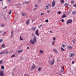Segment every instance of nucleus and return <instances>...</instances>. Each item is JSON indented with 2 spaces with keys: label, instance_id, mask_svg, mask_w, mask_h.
I'll return each instance as SVG.
<instances>
[{
  "label": "nucleus",
  "instance_id": "obj_39",
  "mask_svg": "<svg viewBox=\"0 0 76 76\" xmlns=\"http://www.w3.org/2000/svg\"><path fill=\"white\" fill-rule=\"evenodd\" d=\"M37 10V8H35L33 10V11H34V10Z\"/></svg>",
  "mask_w": 76,
  "mask_h": 76
},
{
  "label": "nucleus",
  "instance_id": "obj_57",
  "mask_svg": "<svg viewBox=\"0 0 76 76\" xmlns=\"http://www.w3.org/2000/svg\"><path fill=\"white\" fill-rule=\"evenodd\" d=\"M4 18L5 20H6V17H4Z\"/></svg>",
  "mask_w": 76,
  "mask_h": 76
},
{
  "label": "nucleus",
  "instance_id": "obj_12",
  "mask_svg": "<svg viewBox=\"0 0 76 76\" xmlns=\"http://www.w3.org/2000/svg\"><path fill=\"white\" fill-rule=\"evenodd\" d=\"M66 17V16L65 14L63 15L62 16V18H65Z\"/></svg>",
  "mask_w": 76,
  "mask_h": 76
},
{
  "label": "nucleus",
  "instance_id": "obj_36",
  "mask_svg": "<svg viewBox=\"0 0 76 76\" xmlns=\"http://www.w3.org/2000/svg\"><path fill=\"white\" fill-rule=\"evenodd\" d=\"M29 23V21H26V24L28 25Z\"/></svg>",
  "mask_w": 76,
  "mask_h": 76
},
{
  "label": "nucleus",
  "instance_id": "obj_23",
  "mask_svg": "<svg viewBox=\"0 0 76 76\" xmlns=\"http://www.w3.org/2000/svg\"><path fill=\"white\" fill-rule=\"evenodd\" d=\"M44 15V13L42 12L40 14V16H42V15Z\"/></svg>",
  "mask_w": 76,
  "mask_h": 76
},
{
  "label": "nucleus",
  "instance_id": "obj_1",
  "mask_svg": "<svg viewBox=\"0 0 76 76\" xmlns=\"http://www.w3.org/2000/svg\"><path fill=\"white\" fill-rule=\"evenodd\" d=\"M32 38H33V40L31 39L30 40V42L31 44H35V43L36 42H37L36 40V37L35 36V33H33L32 34Z\"/></svg>",
  "mask_w": 76,
  "mask_h": 76
},
{
  "label": "nucleus",
  "instance_id": "obj_44",
  "mask_svg": "<svg viewBox=\"0 0 76 76\" xmlns=\"http://www.w3.org/2000/svg\"><path fill=\"white\" fill-rule=\"evenodd\" d=\"M7 1L8 2H9V3L10 2V0H7Z\"/></svg>",
  "mask_w": 76,
  "mask_h": 76
},
{
  "label": "nucleus",
  "instance_id": "obj_56",
  "mask_svg": "<svg viewBox=\"0 0 76 76\" xmlns=\"http://www.w3.org/2000/svg\"><path fill=\"white\" fill-rule=\"evenodd\" d=\"M6 7H6V6H5V8H4V9H6Z\"/></svg>",
  "mask_w": 76,
  "mask_h": 76
},
{
  "label": "nucleus",
  "instance_id": "obj_2",
  "mask_svg": "<svg viewBox=\"0 0 76 76\" xmlns=\"http://www.w3.org/2000/svg\"><path fill=\"white\" fill-rule=\"evenodd\" d=\"M50 59L49 60V64H50V65H53V64H54V62H55V61H54V59H52L51 61V62H50Z\"/></svg>",
  "mask_w": 76,
  "mask_h": 76
},
{
  "label": "nucleus",
  "instance_id": "obj_33",
  "mask_svg": "<svg viewBox=\"0 0 76 76\" xmlns=\"http://www.w3.org/2000/svg\"><path fill=\"white\" fill-rule=\"evenodd\" d=\"M3 54H6V52L4 51L3 52Z\"/></svg>",
  "mask_w": 76,
  "mask_h": 76
},
{
  "label": "nucleus",
  "instance_id": "obj_38",
  "mask_svg": "<svg viewBox=\"0 0 76 76\" xmlns=\"http://www.w3.org/2000/svg\"><path fill=\"white\" fill-rule=\"evenodd\" d=\"M55 53L56 54H57L58 53V51H57V50H56V51H55Z\"/></svg>",
  "mask_w": 76,
  "mask_h": 76
},
{
  "label": "nucleus",
  "instance_id": "obj_3",
  "mask_svg": "<svg viewBox=\"0 0 76 76\" xmlns=\"http://www.w3.org/2000/svg\"><path fill=\"white\" fill-rule=\"evenodd\" d=\"M4 71L3 70H1V72H0V76H4V74H3V72Z\"/></svg>",
  "mask_w": 76,
  "mask_h": 76
},
{
  "label": "nucleus",
  "instance_id": "obj_58",
  "mask_svg": "<svg viewBox=\"0 0 76 76\" xmlns=\"http://www.w3.org/2000/svg\"><path fill=\"white\" fill-rule=\"evenodd\" d=\"M12 75H13V76H14V74H12Z\"/></svg>",
  "mask_w": 76,
  "mask_h": 76
},
{
  "label": "nucleus",
  "instance_id": "obj_34",
  "mask_svg": "<svg viewBox=\"0 0 76 76\" xmlns=\"http://www.w3.org/2000/svg\"><path fill=\"white\" fill-rule=\"evenodd\" d=\"M45 22H48V20L47 19V20H46L45 21Z\"/></svg>",
  "mask_w": 76,
  "mask_h": 76
},
{
  "label": "nucleus",
  "instance_id": "obj_54",
  "mask_svg": "<svg viewBox=\"0 0 76 76\" xmlns=\"http://www.w3.org/2000/svg\"><path fill=\"white\" fill-rule=\"evenodd\" d=\"M72 42H73V43H75V42H74V41H73V40H72Z\"/></svg>",
  "mask_w": 76,
  "mask_h": 76
},
{
  "label": "nucleus",
  "instance_id": "obj_30",
  "mask_svg": "<svg viewBox=\"0 0 76 76\" xmlns=\"http://www.w3.org/2000/svg\"><path fill=\"white\" fill-rule=\"evenodd\" d=\"M58 14V15H60V14H61V11H59Z\"/></svg>",
  "mask_w": 76,
  "mask_h": 76
},
{
  "label": "nucleus",
  "instance_id": "obj_62",
  "mask_svg": "<svg viewBox=\"0 0 76 76\" xmlns=\"http://www.w3.org/2000/svg\"><path fill=\"white\" fill-rule=\"evenodd\" d=\"M14 44H15V42H13Z\"/></svg>",
  "mask_w": 76,
  "mask_h": 76
},
{
  "label": "nucleus",
  "instance_id": "obj_64",
  "mask_svg": "<svg viewBox=\"0 0 76 76\" xmlns=\"http://www.w3.org/2000/svg\"><path fill=\"white\" fill-rule=\"evenodd\" d=\"M22 58H23L22 57Z\"/></svg>",
  "mask_w": 76,
  "mask_h": 76
},
{
  "label": "nucleus",
  "instance_id": "obj_37",
  "mask_svg": "<svg viewBox=\"0 0 76 76\" xmlns=\"http://www.w3.org/2000/svg\"><path fill=\"white\" fill-rule=\"evenodd\" d=\"M34 6L35 7H38V5H35Z\"/></svg>",
  "mask_w": 76,
  "mask_h": 76
},
{
  "label": "nucleus",
  "instance_id": "obj_63",
  "mask_svg": "<svg viewBox=\"0 0 76 76\" xmlns=\"http://www.w3.org/2000/svg\"><path fill=\"white\" fill-rule=\"evenodd\" d=\"M4 34H5V33H4Z\"/></svg>",
  "mask_w": 76,
  "mask_h": 76
},
{
  "label": "nucleus",
  "instance_id": "obj_40",
  "mask_svg": "<svg viewBox=\"0 0 76 76\" xmlns=\"http://www.w3.org/2000/svg\"><path fill=\"white\" fill-rule=\"evenodd\" d=\"M2 61H3L2 60H1L0 61V64H1V63H2Z\"/></svg>",
  "mask_w": 76,
  "mask_h": 76
},
{
  "label": "nucleus",
  "instance_id": "obj_27",
  "mask_svg": "<svg viewBox=\"0 0 76 76\" xmlns=\"http://www.w3.org/2000/svg\"><path fill=\"white\" fill-rule=\"evenodd\" d=\"M15 57V55H12L11 56V58H12V57Z\"/></svg>",
  "mask_w": 76,
  "mask_h": 76
},
{
  "label": "nucleus",
  "instance_id": "obj_42",
  "mask_svg": "<svg viewBox=\"0 0 76 76\" xmlns=\"http://www.w3.org/2000/svg\"><path fill=\"white\" fill-rule=\"evenodd\" d=\"M74 62H75V61H72V64H73V63H74Z\"/></svg>",
  "mask_w": 76,
  "mask_h": 76
},
{
  "label": "nucleus",
  "instance_id": "obj_5",
  "mask_svg": "<svg viewBox=\"0 0 76 76\" xmlns=\"http://www.w3.org/2000/svg\"><path fill=\"white\" fill-rule=\"evenodd\" d=\"M36 34L38 36V37H39V33H38V30L37 29L36 31Z\"/></svg>",
  "mask_w": 76,
  "mask_h": 76
},
{
  "label": "nucleus",
  "instance_id": "obj_45",
  "mask_svg": "<svg viewBox=\"0 0 76 76\" xmlns=\"http://www.w3.org/2000/svg\"><path fill=\"white\" fill-rule=\"evenodd\" d=\"M50 11H49V10H48L47 11L48 13H50Z\"/></svg>",
  "mask_w": 76,
  "mask_h": 76
},
{
  "label": "nucleus",
  "instance_id": "obj_35",
  "mask_svg": "<svg viewBox=\"0 0 76 76\" xmlns=\"http://www.w3.org/2000/svg\"><path fill=\"white\" fill-rule=\"evenodd\" d=\"M3 41V39H1L0 40V43Z\"/></svg>",
  "mask_w": 76,
  "mask_h": 76
},
{
  "label": "nucleus",
  "instance_id": "obj_60",
  "mask_svg": "<svg viewBox=\"0 0 76 76\" xmlns=\"http://www.w3.org/2000/svg\"><path fill=\"white\" fill-rule=\"evenodd\" d=\"M74 41H76V40H75V39H74Z\"/></svg>",
  "mask_w": 76,
  "mask_h": 76
},
{
  "label": "nucleus",
  "instance_id": "obj_49",
  "mask_svg": "<svg viewBox=\"0 0 76 76\" xmlns=\"http://www.w3.org/2000/svg\"><path fill=\"white\" fill-rule=\"evenodd\" d=\"M74 6L75 7H76V4L74 5Z\"/></svg>",
  "mask_w": 76,
  "mask_h": 76
},
{
  "label": "nucleus",
  "instance_id": "obj_21",
  "mask_svg": "<svg viewBox=\"0 0 76 76\" xmlns=\"http://www.w3.org/2000/svg\"><path fill=\"white\" fill-rule=\"evenodd\" d=\"M61 50H62V51H64V49H63L62 47H61Z\"/></svg>",
  "mask_w": 76,
  "mask_h": 76
},
{
  "label": "nucleus",
  "instance_id": "obj_25",
  "mask_svg": "<svg viewBox=\"0 0 76 76\" xmlns=\"http://www.w3.org/2000/svg\"><path fill=\"white\" fill-rule=\"evenodd\" d=\"M2 47H3V48H4V44H3L2 45H1Z\"/></svg>",
  "mask_w": 76,
  "mask_h": 76
},
{
  "label": "nucleus",
  "instance_id": "obj_9",
  "mask_svg": "<svg viewBox=\"0 0 76 76\" xmlns=\"http://www.w3.org/2000/svg\"><path fill=\"white\" fill-rule=\"evenodd\" d=\"M35 67V64H34L33 66L31 67V69H34Z\"/></svg>",
  "mask_w": 76,
  "mask_h": 76
},
{
  "label": "nucleus",
  "instance_id": "obj_59",
  "mask_svg": "<svg viewBox=\"0 0 76 76\" xmlns=\"http://www.w3.org/2000/svg\"><path fill=\"white\" fill-rule=\"evenodd\" d=\"M3 1V0H0V1Z\"/></svg>",
  "mask_w": 76,
  "mask_h": 76
},
{
  "label": "nucleus",
  "instance_id": "obj_55",
  "mask_svg": "<svg viewBox=\"0 0 76 76\" xmlns=\"http://www.w3.org/2000/svg\"><path fill=\"white\" fill-rule=\"evenodd\" d=\"M27 49H29V47H27Z\"/></svg>",
  "mask_w": 76,
  "mask_h": 76
},
{
  "label": "nucleus",
  "instance_id": "obj_17",
  "mask_svg": "<svg viewBox=\"0 0 76 76\" xmlns=\"http://www.w3.org/2000/svg\"><path fill=\"white\" fill-rule=\"evenodd\" d=\"M55 41H53L52 43V45H55Z\"/></svg>",
  "mask_w": 76,
  "mask_h": 76
},
{
  "label": "nucleus",
  "instance_id": "obj_13",
  "mask_svg": "<svg viewBox=\"0 0 76 76\" xmlns=\"http://www.w3.org/2000/svg\"><path fill=\"white\" fill-rule=\"evenodd\" d=\"M4 24L3 23H2L1 25V27H4Z\"/></svg>",
  "mask_w": 76,
  "mask_h": 76
},
{
  "label": "nucleus",
  "instance_id": "obj_47",
  "mask_svg": "<svg viewBox=\"0 0 76 76\" xmlns=\"http://www.w3.org/2000/svg\"><path fill=\"white\" fill-rule=\"evenodd\" d=\"M6 54H8V53H9V52L8 51H6Z\"/></svg>",
  "mask_w": 76,
  "mask_h": 76
},
{
  "label": "nucleus",
  "instance_id": "obj_26",
  "mask_svg": "<svg viewBox=\"0 0 76 76\" xmlns=\"http://www.w3.org/2000/svg\"><path fill=\"white\" fill-rule=\"evenodd\" d=\"M61 2L62 3H63L64 2V0H61Z\"/></svg>",
  "mask_w": 76,
  "mask_h": 76
},
{
  "label": "nucleus",
  "instance_id": "obj_29",
  "mask_svg": "<svg viewBox=\"0 0 76 76\" xmlns=\"http://www.w3.org/2000/svg\"><path fill=\"white\" fill-rule=\"evenodd\" d=\"M62 69L61 70L62 71H64V67H63V66H62Z\"/></svg>",
  "mask_w": 76,
  "mask_h": 76
},
{
  "label": "nucleus",
  "instance_id": "obj_18",
  "mask_svg": "<svg viewBox=\"0 0 76 76\" xmlns=\"http://www.w3.org/2000/svg\"><path fill=\"white\" fill-rule=\"evenodd\" d=\"M40 53H41L42 54V53H44V51L42 50H40Z\"/></svg>",
  "mask_w": 76,
  "mask_h": 76
},
{
  "label": "nucleus",
  "instance_id": "obj_15",
  "mask_svg": "<svg viewBox=\"0 0 76 76\" xmlns=\"http://www.w3.org/2000/svg\"><path fill=\"white\" fill-rule=\"evenodd\" d=\"M45 9H46V10H47L48 9V6H46L45 7Z\"/></svg>",
  "mask_w": 76,
  "mask_h": 76
},
{
  "label": "nucleus",
  "instance_id": "obj_10",
  "mask_svg": "<svg viewBox=\"0 0 76 76\" xmlns=\"http://www.w3.org/2000/svg\"><path fill=\"white\" fill-rule=\"evenodd\" d=\"M76 13V11H74L72 12L73 15H75Z\"/></svg>",
  "mask_w": 76,
  "mask_h": 76
},
{
  "label": "nucleus",
  "instance_id": "obj_41",
  "mask_svg": "<svg viewBox=\"0 0 76 76\" xmlns=\"http://www.w3.org/2000/svg\"><path fill=\"white\" fill-rule=\"evenodd\" d=\"M61 21L62 22H64V19H62L61 20Z\"/></svg>",
  "mask_w": 76,
  "mask_h": 76
},
{
  "label": "nucleus",
  "instance_id": "obj_22",
  "mask_svg": "<svg viewBox=\"0 0 76 76\" xmlns=\"http://www.w3.org/2000/svg\"><path fill=\"white\" fill-rule=\"evenodd\" d=\"M1 68L2 69H4V66H3V65L1 66Z\"/></svg>",
  "mask_w": 76,
  "mask_h": 76
},
{
  "label": "nucleus",
  "instance_id": "obj_31",
  "mask_svg": "<svg viewBox=\"0 0 76 76\" xmlns=\"http://www.w3.org/2000/svg\"><path fill=\"white\" fill-rule=\"evenodd\" d=\"M42 26V25H40L39 26L38 28H41V27Z\"/></svg>",
  "mask_w": 76,
  "mask_h": 76
},
{
  "label": "nucleus",
  "instance_id": "obj_48",
  "mask_svg": "<svg viewBox=\"0 0 76 76\" xmlns=\"http://www.w3.org/2000/svg\"><path fill=\"white\" fill-rule=\"evenodd\" d=\"M53 50L54 52H56V49H54Z\"/></svg>",
  "mask_w": 76,
  "mask_h": 76
},
{
  "label": "nucleus",
  "instance_id": "obj_61",
  "mask_svg": "<svg viewBox=\"0 0 76 76\" xmlns=\"http://www.w3.org/2000/svg\"><path fill=\"white\" fill-rule=\"evenodd\" d=\"M28 44H30V45H31V44H30V43H28Z\"/></svg>",
  "mask_w": 76,
  "mask_h": 76
},
{
  "label": "nucleus",
  "instance_id": "obj_19",
  "mask_svg": "<svg viewBox=\"0 0 76 76\" xmlns=\"http://www.w3.org/2000/svg\"><path fill=\"white\" fill-rule=\"evenodd\" d=\"M61 47L63 48H65V47H66V45H62Z\"/></svg>",
  "mask_w": 76,
  "mask_h": 76
},
{
  "label": "nucleus",
  "instance_id": "obj_46",
  "mask_svg": "<svg viewBox=\"0 0 76 76\" xmlns=\"http://www.w3.org/2000/svg\"><path fill=\"white\" fill-rule=\"evenodd\" d=\"M71 3H72V4H73V3H74V1H71Z\"/></svg>",
  "mask_w": 76,
  "mask_h": 76
},
{
  "label": "nucleus",
  "instance_id": "obj_6",
  "mask_svg": "<svg viewBox=\"0 0 76 76\" xmlns=\"http://www.w3.org/2000/svg\"><path fill=\"white\" fill-rule=\"evenodd\" d=\"M55 4H56V2L54 1H53L52 3V5L53 7H54V6H55Z\"/></svg>",
  "mask_w": 76,
  "mask_h": 76
},
{
  "label": "nucleus",
  "instance_id": "obj_7",
  "mask_svg": "<svg viewBox=\"0 0 76 76\" xmlns=\"http://www.w3.org/2000/svg\"><path fill=\"white\" fill-rule=\"evenodd\" d=\"M73 56H75V54H74V53H72L71 54V55H70V57H73Z\"/></svg>",
  "mask_w": 76,
  "mask_h": 76
},
{
  "label": "nucleus",
  "instance_id": "obj_32",
  "mask_svg": "<svg viewBox=\"0 0 76 76\" xmlns=\"http://www.w3.org/2000/svg\"><path fill=\"white\" fill-rule=\"evenodd\" d=\"M20 41H22V40H23V39H22V37L20 36Z\"/></svg>",
  "mask_w": 76,
  "mask_h": 76
},
{
  "label": "nucleus",
  "instance_id": "obj_8",
  "mask_svg": "<svg viewBox=\"0 0 76 76\" xmlns=\"http://www.w3.org/2000/svg\"><path fill=\"white\" fill-rule=\"evenodd\" d=\"M72 20H68L67 22V23L69 24L70 23H72Z\"/></svg>",
  "mask_w": 76,
  "mask_h": 76
},
{
  "label": "nucleus",
  "instance_id": "obj_14",
  "mask_svg": "<svg viewBox=\"0 0 76 76\" xmlns=\"http://www.w3.org/2000/svg\"><path fill=\"white\" fill-rule=\"evenodd\" d=\"M22 50H18V53H22Z\"/></svg>",
  "mask_w": 76,
  "mask_h": 76
},
{
  "label": "nucleus",
  "instance_id": "obj_20",
  "mask_svg": "<svg viewBox=\"0 0 76 76\" xmlns=\"http://www.w3.org/2000/svg\"><path fill=\"white\" fill-rule=\"evenodd\" d=\"M31 28L34 31H35V29H36L35 28V27H32V28Z\"/></svg>",
  "mask_w": 76,
  "mask_h": 76
},
{
  "label": "nucleus",
  "instance_id": "obj_53",
  "mask_svg": "<svg viewBox=\"0 0 76 76\" xmlns=\"http://www.w3.org/2000/svg\"><path fill=\"white\" fill-rule=\"evenodd\" d=\"M28 3H29V2H26V4H28Z\"/></svg>",
  "mask_w": 76,
  "mask_h": 76
},
{
  "label": "nucleus",
  "instance_id": "obj_50",
  "mask_svg": "<svg viewBox=\"0 0 76 76\" xmlns=\"http://www.w3.org/2000/svg\"><path fill=\"white\" fill-rule=\"evenodd\" d=\"M12 12V11H10L9 12V14H11V12Z\"/></svg>",
  "mask_w": 76,
  "mask_h": 76
},
{
  "label": "nucleus",
  "instance_id": "obj_28",
  "mask_svg": "<svg viewBox=\"0 0 76 76\" xmlns=\"http://www.w3.org/2000/svg\"><path fill=\"white\" fill-rule=\"evenodd\" d=\"M53 40H54V41H56V37H54L53 38Z\"/></svg>",
  "mask_w": 76,
  "mask_h": 76
},
{
  "label": "nucleus",
  "instance_id": "obj_43",
  "mask_svg": "<svg viewBox=\"0 0 76 76\" xmlns=\"http://www.w3.org/2000/svg\"><path fill=\"white\" fill-rule=\"evenodd\" d=\"M13 31H12L11 32V35H13Z\"/></svg>",
  "mask_w": 76,
  "mask_h": 76
},
{
  "label": "nucleus",
  "instance_id": "obj_16",
  "mask_svg": "<svg viewBox=\"0 0 76 76\" xmlns=\"http://www.w3.org/2000/svg\"><path fill=\"white\" fill-rule=\"evenodd\" d=\"M41 69H42V68L41 67H39V69H38V70L39 72H40V71H41Z\"/></svg>",
  "mask_w": 76,
  "mask_h": 76
},
{
  "label": "nucleus",
  "instance_id": "obj_11",
  "mask_svg": "<svg viewBox=\"0 0 76 76\" xmlns=\"http://www.w3.org/2000/svg\"><path fill=\"white\" fill-rule=\"evenodd\" d=\"M22 16H26V14L25 13H23L22 14Z\"/></svg>",
  "mask_w": 76,
  "mask_h": 76
},
{
  "label": "nucleus",
  "instance_id": "obj_52",
  "mask_svg": "<svg viewBox=\"0 0 76 76\" xmlns=\"http://www.w3.org/2000/svg\"><path fill=\"white\" fill-rule=\"evenodd\" d=\"M50 33H51V34H52L53 33V31H50Z\"/></svg>",
  "mask_w": 76,
  "mask_h": 76
},
{
  "label": "nucleus",
  "instance_id": "obj_4",
  "mask_svg": "<svg viewBox=\"0 0 76 76\" xmlns=\"http://www.w3.org/2000/svg\"><path fill=\"white\" fill-rule=\"evenodd\" d=\"M67 48L68 50H73V47L71 46L70 45H68L67 47Z\"/></svg>",
  "mask_w": 76,
  "mask_h": 76
},
{
  "label": "nucleus",
  "instance_id": "obj_51",
  "mask_svg": "<svg viewBox=\"0 0 76 76\" xmlns=\"http://www.w3.org/2000/svg\"><path fill=\"white\" fill-rule=\"evenodd\" d=\"M2 53H3V52H2L0 53V54H2Z\"/></svg>",
  "mask_w": 76,
  "mask_h": 76
},
{
  "label": "nucleus",
  "instance_id": "obj_24",
  "mask_svg": "<svg viewBox=\"0 0 76 76\" xmlns=\"http://www.w3.org/2000/svg\"><path fill=\"white\" fill-rule=\"evenodd\" d=\"M68 5H69V4L66 3L64 5V6H68Z\"/></svg>",
  "mask_w": 76,
  "mask_h": 76
}]
</instances>
